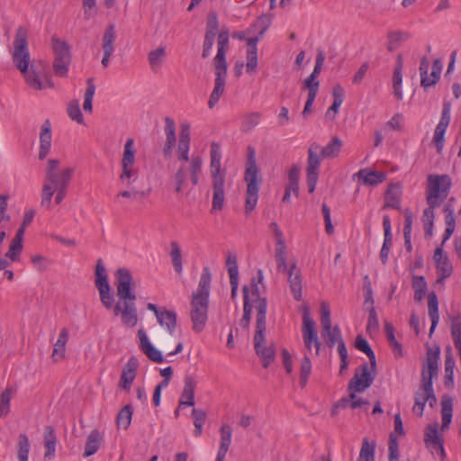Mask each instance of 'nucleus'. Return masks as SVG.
<instances>
[{"mask_svg": "<svg viewBox=\"0 0 461 461\" xmlns=\"http://www.w3.org/2000/svg\"><path fill=\"white\" fill-rule=\"evenodd\" d=\"M320 150H321V146L318 143L313 142L310 145L309 149H308V159H307V168L306 169L319 171L321 160V158H323L321 156Z\"/></svg>", "mask_w": 461, "mask_h": 461, "instance_id": "4c0bfd02", "label": "nucleus"}, {"mask_svg": "<svg viewBox=\"0 0 461 461\" xmlns=\"http://www.w3.org/2000/svg\"><path fill=\"white\" fill-rule=\"evenodd\" d=\"M267 301L260 300L257 306L256 331L254 335V348L257 355L262 360L263 367L267 368L274 361L276 349L274 345L268 347L263 346L266 333V317H267Z\"/></svg>", "mask_w": 461, "mask_h": 461, "instance_id": "39448f33", "label": "nucleus"}, {"mask_svg": "<svg viewBox=\"0 0 461 461\" xmlns=\"http://www.w3.org/2000/svg\"><path fill=\"white\" fill-rule=\"evenodd\" d=\"M387 50L392 52L399 47L402 41L409 39V34L401 31L390 32L387 34Z\"/></svg>", "mask_w": 461, "mask_h": 461, "instance_id": "09e8293b", "label": "nucleus"}, {"mask_svg": "<svg viewBox=\"0 0 461 461\" xmlns=\"http://www.w3.org/2000/svg\"><path fill=\"white\" fill-rule=\"evenodd\" d=\"M452 185L451 177L445 175H429L427 179L426 201L429 205L423 212V224H434V209L447 197Z\"/></svg>", "mask_w": 461, "mask_h": 461, "instance_id": "f03ea898", "label": "nucleus"}, {"mask_svg": "<svg viewBox=\"0 0 461 461\" xmlns=\"http://www.w3.org/2000/svg\"><path fill=\"white\" fill-rule=\"evenodd\" d=\"M425 395L426 391L423 390V382H421L420 388L415 392L414 405L412 407V411L419 417L423 415L425 404L427 402V400H425Z\"/></svg>", "mask_w": 461, "mask_h": 461, "instance_id": "de8ad7c7", "label": "nucleus"}, {"mask_svg": "<svg viewBox=\"0 0 461 461\" xmlns=\"http://www.w3.org/2000/svg\"><path fill=\"white\" fill-rule=\"evenodd\" d=\"M269 22L265 17H260L249 30L248 32L250 33L252 30H258V35L255 37L249 38L247 40V44L249 46L248 50H253L254 52H258V42L260 38L265 34L267 30L268 29Z\"/></svg>", "mask_w": 461, "mask_h": 461, "instance_id": "393cba45", "label": "nucleus"}, {"mask_svg": "<svg viewBox=\"0 0 461 461\" xmlns=\"http://www.w3.org/2000/svg\"><path fill=\"white\" fill-rule=\"evenodd\" d=\"M312 372V362L308 356H304L301 362L300 367V385L303 388L308 383L309 376Z\"/></svg>", "mask_w": 461, "mask_h": 461, "instance_id": "4d7b16f0", "label": "nucleus"}, {"mask_svg": "<svg viewBox=\"0 0 461 461\" xmlns=\"http://www.w3.org/2000/svg\"><path fill=\"white\" fill-rule=\"evenodd\" d=\"M13 61L28 81L29 53L27 51V30L20 27L14 41Z\"/></svg>", "mask_w": 461, "mask_h": 461, "instance_id": "1a4fd4ad", "label": "nucleus"}, {"mask_svg": "<svg viewBox=\"0 0 461 461\" xmlns=\"http://www.w3.org/2000/svg\"><path fill=\"white\" fill-rule=\"evenodd\" d=\"M368 321L366 325V331L369 334L376 333L379 329L378 316L375 307L368 308Z\"/></svg>", "mask_w": 461, "mask_h": 461, "instance_id": "0e129e2a", "label": "nucleus"}, {"mask_svg": "<svg viewBox=\"0 0 461 461\" xmlns=\"http://www.w3.org/2000/svg\"><path fill=\"white\" fill-rule=\"evenodd\" d=\"M133 278L126 268H119L115 273L117 295L122 301H135L136 294L132 290Z\"/></svg>", "mask_w": 461, "mask_h": 461, "instance_id": "4468645a", "label": "nucleus"}, {"mask_svg": "<svg viewBox=\"0 0 461 461\" xmlns=\"http://www.w3.org/2000/svg\"><path fill=\"white\" fill-rule=\"evenodd\" d=\"M116 29L113 23L105 28L102 37V50L113 53L115 50Z\"/></svg>", "mask_w": 461, "mask_h": 461, "instance_id": "72a5a7b5", "label": "nucleus"}, {"mask_svg": "<svg viewBox=\"0 0 461 461\" xmlns=\"http://www.w3.org/2000/svg\"><path fill=\"white\" fill-rule=\"evenodd\" d=\"M51 41L54 59L71 60L70 46L66 41L52 37Z\"/></svg>", "mask_w": 461, "mask_h": 461, "instance_id": "473e14b6", "label": "nucleus"}, {"mask_svg": "<svg viewBox=\"0 0 461 461\" xmlns=\"http://www.w3.org/2000/svg\"><path fill=\"white\" fill-rule=\"evenodd\" d=\"M165 47H158V49L149 52L148 60L152 71H158L162 66L166 58Z\"/></svg>", "mask_w": 461, "mask_h": 461, "instance_id": "a19ab883", "label": "nucleus"}, {"mask_svg": "<svg viewBox=\"0 0 461 461\" xmlns=\"http://www.w3.org/2000/svg\"><path fill=\"white\" fill-rule=\"evenodd\" d=\"M375 376L371 375L368 365L361 366V373L356 372L348 384V391L362 393L374 382Z\"/></svg>", "mask_w": 461, "mask_h": 461, "instance_id": "f3484780", "label": "nucleus"}, {"mask_svg": "<svg viewBox=\"0 0 461 461\" xmlns=\"http://www.w3.org/2000/svg\"><path fill=\"white\" fill-rule=\"evenodd\" d=\"M86 92H85V96H84V104H83V109L87 112V113H92L93 111V106H92V102H93V97L95 95V83H94V78H88L87 81H86Z\"/></svg>", "mask_w": 461, "mask_h": 461, "instance_id": "603ef678", "label": "nucleus"}, {"mask_svg": "<svg viewBox=\"0 0 461 461\" xmlns=\"http://www.w3.org/2000/svg\"><path fill=\"white\" fill-rule=\"evenodd\" d=\"M262 114L258 112L247 113L241 122V131L249 132L252 131L260 122Z\"/></svg>", "mask_w": 461, "mask_h": 461, "instance_id": "3c124183", "label": "nucleus"}, {"mask_svg": "<svg viewBox=\"0 0 461 461\" xmlns=\"http://www.w3.org/2000/svg\"><path fill=\"white\" fill-rule=\"evenodd\" d=\"M344 89L340 85H336L332 89V95L334 97V101L332 105L328 109L326 113V117L330 119H333L335 114L338 113L339 108L342 104L344 101Z\"/></svg>", "mask_w": 461, "mask_h": 461, "instance_id": "ea45409f", "label": "nucleus"}, {"mask_svg": "<svg viewBox=\"0 0 461 461\" xmlns=\"http://www.w3.org/2000/svg\"><path fill=\"white\" fill-rule=\"evenodd\" d=\"M264 276L263 271L261 269L258 270L257 277H253L250 282V289H251V295L254 298V302L256 303V307L258 305V302L260 300L266 299L265 297H260L259 293V287L258 285L263 282Z\"/></svg>", "mask_w": 461, "mask_h": 461, "instance_id": "6e6d98bb", "label": "nucleus"}, {"mask_svg": "<svg viewBox=\"0 0 461 461\" xmlns=\"http://www.w3.org/2000/svg\"><path fill=\"white\" fill-rule=\"evenodd\" d=\"M135 152L134 140L130 138L124 144L121 161L122 173L119 179L122 185H130L138 178V169L134 167Z\"/></svg>", "mask_w": 461, "mask_h": 461, "instance_id": "9d476101", "label": "nucleus"}, {"mask_svg": "<svg viewBox=\"0 0 461 461\" xmlns=\"http://www.w3.org/2000/svg\"><path fill=\"white\" fill-rule=\"evenodd\" d=\"M59 161L49 159L46 169V182L42 189L41 204L49 207L54 194V189H68L73 174V167L59 170Z\"/></svg>", "mask_w": 461, "mask_h": 461, "instance_id": "7ed1b4c3", "label": "nucleus"}, {"mask_svg": "<svg viewBox=\"0 0 461 461\" xmlns=\"http://www.w3.org/2000/svg\"><path fill=\"white\" fill-rule=\"evenodd\" d=\"M242 293H243L244 305H243V316L240 321V325L244 329H248L249 327L251 312H252V304L250 303V300H249V288L247 285H244L242 287Z\"/></svg>", "mask_w": 461, "mask_h": 461, "instance_id": "58836bf2", "label": "nucleus"}, {"mask_svg": "<svg viewBox=\"0 0 461 461\" xmlns=\"http://www.w3.org/2000/svg\"><path fill=\"white\" fill-rule=\"evenodd\" d=\"M438 423L429 424L424 433V442L430 453L444 459L446 453L443 447V438L438 436Z\"/></svg>", "mask_w": 461, "mask_h": 461, "instance_id": "2eb2a0df", "label": "nucleus"}, {"mask_svg": "<svg viewBox=\"0 0 461 461\" xmlns=\"http://www.w3.org/2000/svg\"><path fill=\"white\" fill-rule=\"evenodd\" d=\"M428 310L429 316L431 320V326L429 329V336H431L439 321L438 302L435 292H430L428 295Z\"/></svg>", "mask_w": 461, "mask_h": 461, "instance_id": "7c9ffc66", "label": "nucleus"}, {"mask_svg": "<svg viewBox=\"0 0 461 461\" xmlns=\"http://www.w3.org/2000/svg\"><path fill=\"white\" fill-rule=\"evenodd\" d=\"M319 86L320 82L317 77L311 74L303 83V89H307L309 95H317Z\"/></svg>", "mask_w": 461, "mask_h": 461, "instance_id": "338daca9", "label": "nucleus"}, {"mask_svg": "<svg viewBox=\"0 0 461 461\" xmlns=\"http://www.w3.org/2000/svg\"><path fill=\"white\" fill-rule=\"evenodd\" d=\"M450 111L451 104L448 102L443 104V109L441 118L438 125L436 126L433 143L436 145L437 152L440 154L442 152L445 143V133L450 122Z\"/></svg>", "mask_w": 461, "mask_h": 461, "instance_id": "dca6fc26", "label": "nucleus"}, {"mask_svg": "<svg viewBox=\"0 0 461 461\" xmlns=\"http://www.w3.org/2000/svg\"><path fill=\"white\" fill-rule=\"evenodd\" d=\"M139 366V361L137 357H131L124 366L119 382V386L125 391H130L131 385L133 383L137 369Z\"/></svg>", "mask_w": 461, "mask_h": 461, "instance_id": "a211bd4d", "label": "nucleus"}, {"mask_svg": "<svg viewBox=\"0 0 461 461\" xmlns=\"http://www.w3.org/2000/svg\"><path fill=\"white\" fill-rule=\"evenodd\" d=\"M225 83H226V77H215L214 81V88L212 92L211 93L209 101H208V106L209 108H213L215 104L219 102L221 95L224 92L225 89Z\"/></svg>", "mask_w": 461, "mask_h": 461, "instance_id": "37998d69", "label": "nucleus"}, {"mask_svg": "<svg viewBox=\"0 0 461 461\" xmlns=\"http://www.w3.org/2000/svg\"><path fill=\"white\" fill-rule=\"evenodd\" d=\"M95 286L97 290L106 289L110 288V285L108 282V276L106 274V269L104 266L103 265L102 259H98L96 266H95Z\"/></svg>", "mask_w": 461, "mask_h": 461, "instance_id": "79ce46f5", "label": "nucleus"}, {"mask_svg": "<svg viewBox=\"0 0 461 461\" xmlns=\"http://www.w3.org/2000/svg\"><path fill=\"white\" fill-rule=\"evenodd\" d=\"M401 205V190L400 186L395 184H390L384 195V205L385 208L400 209Z\"/></svg>", "mask_w": 461, "mask_h": 461, "instance_id": "c85d7f7f", "label": "nucleus"}, {"mask_svg": "<svg viewBox=\"0 0 461 461\" xmlns=\"http://www.w3.org/2000/svg\"><path fill=\"white\" fill-rule=\"evenodd\" d=\"M192 416L194 425V436L198 437L202 434L203 426L206 420V413L201 409H193Z\"/></svg>", "mask_w": 461, "mask_h": 461, "instance_id": "bf43d9fd", "label": "nucleus"}, {"mask_svg": "<svg viewBox=\"0 0 461 461\" xmlns=\"http://www.w3.org/2000/svg\"><path fill=\"white\" fill-rule=\"evenodd\" d=\"M212 273L208 267L203 268L198 287L192 294L190 318L193 330L200 332L204 329L208 319L209 296Z\"/></svg>", "mask_w": 461, "mask_h": 461, "instance_id": "f257e3e1", "label": "nucleus"}, {"mask_svg": "<svg viewBox=\"0 0 461 461\" xmlns=\"http://www.w3.org/2000/svg\"><path fill=\"white\" fill-rule=\"evenodd\" d=\"M356 348L358 350L364 352L368 357L371 369L375 371L376 367L375 356L366 339H365L362 336H357L356 339Z\"/></svg>", "mask_w": 461, "mask_h": 461, "instance_id": "49530a36", "label": "nucleus"}, {"mask_svg": "<svg viewBox=\"0 0 461 461\" xmlns=\"http://www.w3.org/2000/svg\"><path fill=\"white\" fill-rule=\"evenodd\" d=\"M451 321V337L455 347L461 348V315L456 314L450 317Z\"/></svg>", "mask_w": 461, "mask_h": 461, "instance_id": "8fccbe9b", "label": "nucleus"}, {"mask_svg": "<svg viewBox=\"0 0 461 461\" xmlns=\"http://www.w3.org/2000/svg\"><path fill=\"white\" fill-rule=\"evenodd\" d=\"M440 349L438 347L435 350L427 348L426 363L421 372V382H423V390L426 391L425 400L432 408L437 403V397L433 389V378L438 373V360Z\"/></svg>", "mask_w": 461, "mask_h": 461, "instance_id": "6e6552de", "label": "nucleus"}, {"mask_svg": "<svg viewBox=\"0 0 461 461\" xmlns=\"http://www.w3.org/2000/svg\"><path fill=\"white\" fill-rule=\"evenodd\" d=\"M17 447L18 461H28L29 438L25 433L19 435Z\"/></svg>", "mask_w": 461, "mask_h": 461, "instance_id": "864d4df0", "label": "nucleus"}, {"mask_svg": "<svg viewBox=\"0 0 461 461\" xmlns=\"http://www.w3.org/2000/svg\"><path fill=\"white\" fill-rule=\"evenodd\" d=\"M210 157V173L213 190L212 212H214L222 210L225 201L224 185L226 171L221 169V154L220 145L217 142L211 144Z\"/></svg>", "mask_w": 461, "mask_h": 461, "instance_id": "20e7f679", "label": "nucleus"}, {"mask_svg": "<svg viewBox=\"0 0 461 461\" xmlns=\"http://www.w3.org/2000/svg\"><path fill=\"white\" fill-rule=\"evenodd\" d=\"M221 441L215 461H223L231 444L232 429L229 424H222L220 429Z\"/></svg>", "mask_w": 461, "mask_h": 461, "instance_id": "b1692460", "label": "nucleus"}, {"mask_svg": "<svg viewBox=\"0 0 461 461\" xmlns=\"http://www.w3.org/2000/svg\"><path fill=\"white\" fill-rule=\"evenodd\" d=\"M70 63L71 60L54 59L52 68L55 76L59 77H67Z\"/></svg>", "mask_w": 461, "mask_h": 461, "instance_id": "680f3d73", "label": "nucleus"}, {"mask_svg": "<svg viewBox=\"0 0 461 461\" xmlns=\"http://www.w3.org/2000/svg\"><path fill=\"white\" fill-rule=\"evenodd\" d=\"M31 87L36 90L55 88L47 61L34 59L31 62Z\"/></svg>", "mask_w": 461, "mask_h": 461, "instance_id": "9b49d317", "label": "nucleus"}, {"mask_svg": "<svg viewBox=\"0 0 461 461\" xmlns=\"http://www.w3.org/2000/svg\"><path fill=\"white\" fill-rule=\"evenodd\" d=\"M341 148L342 140L339 137L334 136L325 147H321L320 153L323 158H335L339 156Z\"/></svg>", "mask_w": 461, "mask_h": 461, "instance_id": "e433bc0d", "label": "nucleus"}, {"mask_svg": "<svg viewBox=\"0 0 461 461\" xmlns=\"http://www.w3.org/2000/svg\"><path fill=\"white\" fill-rule=\"evenodd\" d=\"M165 135L166 141L163 148V154L166 158H170L172 155L173 148L176 145V124L172 118H165Z\"/></svg>", "mask_w": 461, "mask_h": 461, "instance_id": "4be33fe9", "label": "nucleus"}, {"mask_svg": "<svg viewBox=\"0 0 461 461\" xmlns=\"http://www.w3.org/2000/svg\"><path fill=\"white\" fill-rule=\"evenodd\" d=\"M68 114L71 120L77 122L78 124H84V118L79 107L78 101H71L68 105Z\"/></svg>", "mask_w": 461, "mask_h": 461, "instance_id": "e2e57ef3", "label": "nucleus"}, {"mask_svg": "<svg viewBox=\"0 0 461 461\" xmlns=\"http://www.w3.org/2000/svg\"><path fill=\"white\" fill-rule=\"evenodd\" d=\"M363 184L366 185H377L385 180V174L379 171H369L368 169H360L356 175Z\"/></svg>", "mask_w": 461, "mask_h": 461, "instance_id": "cd10ccee", "label": "nucleus"}, {"mask_svg": "<svg viewBox=\"0 0 461 461\" xmlns=\"http://www.w3.org/2000/svg\"><path fill=\"white\" fill-rule=\"evenodd\" d=\"M132 408L131 405H125L117 415V424L119 427L127 429L131 422Z\"/></svg>", "mask_w": 461, "mask_h": 461, "instance_id": "13d9d810", "label": "nucleus"}, {"mask_svg": "<svg viewBox=\"0 0 461 461\" xmlns=\"http://www.w3.org/2000/svg\"><path fill=\"white\" fill-rule=\"evenodd\" d=\"M375 444H370L367 438H364L359 459L363 461H375Z\"/></svg>", "mask_w": 461, "mask_h": 461, "instance_id": "052dcab7", "label": "nucleus"}, {"mask_svg": "<svg viewBox=\"0 0 461 461\" xmlns=\"http://www.w3.org/2000/svg\"><path fill=\"white\" fill-rule=\"evenodd\" d=\"M436 267L438 274V283H443L444 280L449 277L453 273V267L448 258L437 263Z\"/></svg>", "mask_w": 461, "mask_h": 461, "instance_id": "5fc2aeb1", "label": "nucleus"}, {"mask_svg": "<svg viewBox=\"0 0 461 461\" xmlns=\"http://www.w3.org/2000/svg\"><path fill=\"white\" fill-rule=\"evenodd\" d=\"M411 286L414 290V300L420 302L427 291V282L423 276H413Z\"/></svg>", "mask_w": 461, "mask_h": 461, "instance_id": "a18cd8bd", "label": "nucleus"}, {"mask_svg": "<svg viewBox=\"0 0 461 461\" xmlns=\"http://www.w3.org/2000/svg\"><path fill=\"white\" fill-rule=\"evenodd\" d=\"M229 38L230 34L228 29H222L218 34L217 54L213 59L215 68V77H226V53L229 50Z\"/></svg>", "mask_w": 461, "mask_h": 461, "instance_id": "ddd939ff", "label": "nucleus"}, {"mask_svg": "<svg viewBox=\"0 0 461 461\" xmlns=\"http://www.w3.org/2000/svg\"><path fill=\"white\" fill-rule=\"evenodd\" d=\"M68 340V330L67 328L61 329L59 338L54 344L52 358L54 361H59L65 357L66 344Z\"/></svg>", "mask_w": 461, "mask_h": 461, "instance_id": "f704fd0d", "label": "nucleus"}, {"mask_svg": "<svg viewBox=\"0 0 461 461\" xmlns=\"http://www.w3.org/2000/svg\"><path fill=\"white\" fill-rule=\"evenodd\" d=\"M226 267L230 276V280L239 279V268L237 257L233 254H229L226 259Z\"/></svg>", "mask_w": 461, "mask_h": 461, "instance_id": "69168bd1", "label": "nucleus"}, {"mask_svg": "<svg viewBox=\"0 0 461 461\" xmlns=\"http://www.w3.org/2000/svg\"><path fill=\"white\" fill-rule=\"evenodd\" d=\"M122 322L129 327H134L138 322V314L135 301H123V309L122 311Z\"/></svg>", "mask_w": 461, "mask_h": 461, "instance_id": "a878e982", "label": "nucleus"}, {"mask_svg": "<svg viewBox=\"0 0 461 461\" xmlns=\"http://www.w3.org/2000/svg\"><path fill=\"white\" fill-rule=\"evenodd\" d=\"M170 258L174 267V270L177 274H181L183 271V259L182 251L179 244L176 241L170 242Z\"/></svg>", "mask_w": 461, "mask_h": 461, "instance_id": "c03bdc74", "label": "nucleus"}, {"mask_svg": "<svg viewBox=\"0 0 461 461\" xmlns=\"http://www.w3.org/2000/svg\"><path fill=\"white\" fill-rule=\"evenodd\" d=\"M321 323L322 327L321 335L326 340L328 347L332 348L336 343L342 341L340 330L338 326L331 328L330 310L329 303L322 302L321 304Z\"/></svg>", "mask_w": 461, "mask_h": 461, "instance_id": "f8f14e48", "label": "nucleus"}, {"mask_svg": "<svg viewBox=\"0 0 461 461\" xmlns=\"http://www.w3.org/2000/svg\"><path fill=\"white\" fill-rule=\"evenodd\" d=\"M455 359L452 355V349L450 347L446 349L445 357V377L444 384L447 388L452 389L454 387V368Z\"/></svg>", "mask_w": 461, "mask_h": 461, "instance_id": "2f4dec72", "label": "nucleus"}, {"mask_svg": "<svg viewBox=\"0 0 461 461\" xmlns=\"http://www.w3.org/2000/svg\"><path fill=\"white\" fill-rule=\"evenodd\" d=\"M103 440V434L98 429H93L87 437L83 453L84 457H89L95 454Z\"/></svg>", "mask_w": 461, "mask_h": 461, "instance_id": "c756f323", "label": "nucleus"}, {"mask_svg": "<svg viewBox=\"0 0 461 461\" xmlns=\"http://www.w3.org/2000/svg\"><path fill=\"white\" fill-rule=\"evenodd\" d=\"M138 335L140 338V348L142 350V352L151 361L155 363H162L164 361V358L162 357L161 352L150 343L145 331L143 330H140L138 331Z\"/></svg>", "mask_w": 461, "mask_h": 461, "instance_id": "412c9836", "label": "nucleus"}, {"mask_svg": "<svg viewBox=\"0 0 461 461\" xmlns=\"http://www.w3.org/2000/svg\"><path fill=\"white\" fill-rule=\"evenodd\" d=\"M248 158L244 180L247 183L245 212L249 214L255 210L258 200L259 186L262 179L258 176L259 169L257 166L256 151L253 148H248Z\"/></svg>", "mask_w": 461, "mask_h": 461, "instance_id": "423d86ee", "label": "nucleus"}, {"mask_svg": "<svg viewBox=\"0 0 461 461\" xmlns=\"http://www.w3.org/2000/svg\"><path fill=\"white\" fill-rule=\"evenodd\" d=\"M11 401V389H6L0 396V418L5 416L9 411Z\"/></svg>", "mask_w": 461, "mask_h": 461, "instance_id": "774afa93", "label": "nucleus"}, {"mask_svg": "<svg viewBox=\"0 0 461 461\" xmlns=\"http://www.w3.org/2000/svg\"><path fill=\"white\" fill-rule=\"evenodd\" d=\"M43 446L45 448L44 460L50 461L56 456L58 439L52 426H45L42 434Z\"/></svg>", "mask_w": 461, "mask_h": 461, "instance_id": "aec40b11", "label": "nucleus"}, {"mask_svg": "<svg viewBox=\"0 0 461 461\" xmlns=\"http://www.w3.org/2000/svg\"><path fill=\"white\" fill-rule=\"evenodd\" d=\"M51 126L49 120H46L41 125V131L40 134V150H39V158L41 160L44 159L51 146Z\"/></svg>", "mask_w": 461, "mask_h": 461, "instance_id": "5701e85b", "label": "nucleus"}, {"mask_svg": "<svg viewBox=\"0 0 461 461\" xmlns=\"http://www.w3.org/2000/svg\"><path fill=\"white\" fill-rule=\"evenodd\" d=\"M158 322L167 329L169 334H173L176 328V313L163 308L162 312L157 318Z\"/></svg>", "mask_w": 461, "mask_h": 461, "instance_id": "c9c22d12", "label": "nucleus"}, {"mask_svg": "<svg viewBox=\"0 0 461 461\" xmlns=\"http://www.w3.org/2000/svg\"><path fill=\"white\" fill-rule=\"evenodd\" d=\"M302 273L297 268L296 263H293L288 269V284L290 290L296 301L303 298Z\"/></svg>", "mask_w": 461, "mask_h": 461, "instance_id": "6ab92c4d", "label": "nucleus"}, {"mask_svg": "<svg viewBox=\"0 0 461 461\" xmlns=\"http://www.w3.org/2000/svg\"><path fill=\"white\" fill-rule=\"evenodd\" d=\"M303 339L319 340L318 333L315 328V322L311 318L308 307H304L303 312Z\"/></svg>", "mask_w": 461, "mask_h": 461, "instance_id": "bb28decb", "label": "nucleus"}, {"mask_svg": "<svg viewBox=\"0 0 461 461\" xmlns=\"http://www.w3.org/2000/svg\"><path fill=\"white\" fill-rule=\"evenodd\" d=\"M190 149V126L187 123L181 125L179 140L177 145V159L183 161L184 164L190 162L189 173L192 184L198 185L199 176L202 172L203 160L200 156H192L189 158Z\"/></svg>", "mask_w": 461, "mask_h": 461, "instance_id": "0eeeda50", "label": "nucleus"}]
</instances>
